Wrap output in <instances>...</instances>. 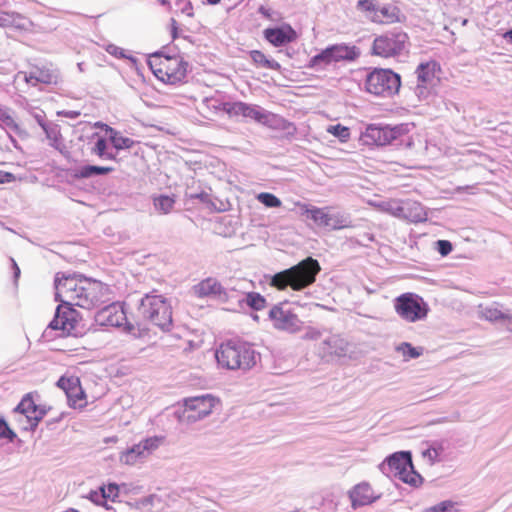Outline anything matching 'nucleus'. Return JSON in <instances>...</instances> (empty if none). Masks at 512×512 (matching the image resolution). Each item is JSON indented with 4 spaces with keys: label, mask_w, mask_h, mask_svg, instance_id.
<instances>
[{
    "label": "nucleus",
    "mask_w": 512,
    "mask_h": 512,
    "mask_svg": "<svg viewBox=\"0 0 512 512\" xmlns=\"http://www.w3.org/2000/svg\"><path fill=\"white\" fill-rule=\"evenodd\" d=\"M50 410V407H47L46 405H39L37 404L36 407V413L33 415L30 420L32 421V431H35L38 427L39 422L46 416L48 411Z\"/></svg>",
    "instance_id": "09e8293b"
},
{
    "label": "nucleus",
    "mask_w": 512,
    "mask_h": 512,
    "mask_svg": "<svg viewBox=\"0 0 512 512\" xmlns=\"http://www.w3.org/2000/svg\"><path fill=\"white\" fill-rule=\"evenodd\" d=\"M401 11L394 4L378 6L377 14L370 16V20L376 23H395L400 22Z\"/></svg>",
    "instance_id": "4be33fe9"
},
{
    "label": "nucleus",
    "mask_w": 512,
    "mask_h": 512,
    "mask_svg": "<svg viewBox=\"0 0 512 512\" xmlns=\"http://www.w3.org/2000/svg\"><path fill=\"white\" fill-rule=\"evenodd\" d=\"M129 452H131L134 456H136V459L144 458L146 457V453L144 449L141 447V442L138 444L133 445L131 448L128 449Z\"/></svg>",
    "instance_id": "13d9d810"
},
{
    "label": "nucleus",
    "mask_w": 512,
    "mask_h": 512,
    "mask_svg": "<svg viewBox=\"0 0 512 512\" xmlns=\"http://www.w3.org/2000/svg\"><path fill=\"white\" fill-rule=\"evenodd\" d=\"M244 302L248 307L253 310L259 311L266 307L267 301L264 296L258 292H248L245 294L243 300H239V303Z\"/></svg>",
    "instance_id": "473e14b6"
},
{
    "label": "nucleus",
    "mask_w": 512,
    "mask_h": 512,
    "mask_svg": "<svg viewBox=\"0 0 512 512\" xmlns=\"http://www.w3.org/2000/svg\"><path fill=\"white\" fill-rule=\"evenodd\" d=\"M68 404L70 407L76 408V407H83L85 404L79 403V401H83L86 398V394L82 387L80 386V390H72L69 393L66 394Z\"/></svg>",
    "instance_id": "a18cd8bd"
},
{
    "label": "nucleus",
    "mask_w": 512,
    "mask_h": 512,
    "mask_svg": "<svg viewBox=\"0 0 512 512\" xmlns=\"http://www.w3.org/2000/svg\"><path fill=\"white\" fill-rule=\"evenodd\" d=\"M381 207H382L383 211L391 214L394 217L402 219L403 201L389 200V201L383 202Z\"/></svg>",
    "instance_id": "4c0bfd02"
},
{
    "label": "nucleus",
    "mask_w": 512,
    "mask_h": 512,
    "mask_svg": "<svg viewBox=\"0 0 512 512\" xmlns=\"http://www.w3.org/2000/svg\"><path fill=\"white\" fill-rule=\"evenodd\" d=\"M16 437V433L10 428L7 421L3 417H0V439L13 442Z\"/></svg>",
    "instance_id": "49530a36"
},
{
    "label": "nucleus",
    "mask_w": 512,
    "mask_h": 512,
    "mask_svg": "<svg viewBox=\"0 0 512 512\" xmlns=\"http://www.w3.org/2000/svg\"><path fill=\"white\" fill-rule=\"evenodd\" d=\"M162 56H164V50L151 54L148 59V65L156 78L166 83L165 78H167L169 74L165 73L164 63L163 60H161Z\"/></svg>",
    "instance_id": "c85d7f7f"
},
{
    "label": "nucleus",
    "mask_w": 512,
    "mask_h": 512,
    "mask_svg": "<svg viewBox=\"0 0 512 512\" xmlns=\"http://www.w3.org/2000/svg\"><path fill=\"white\" fill-rule=\"evenodd\" d=\"M332 63L331 53L327 46L325 49H322L319 53L309 59L306 68L323 71Z\"/></svg>",
    "instance_id": "bb28decb"
},
{
    "label": "nucleus",
    "mask_w": 512,
    "mask_h": 512,
    "mask_svg": "<svg viewBox=\"0 0 512 512\" xmlns=\"http://www.w3.org/2000/svg\"><path fill=\"white\" fill-rule=\"evenodd\" d=\"M327 131L334 137L338 138L341 142H346L350 138V129L341 124L330 125Z\"/></svg>",
    "instance_id": "37998d69"
},
{
    "label": "nucleus",
    "mask_w": 512,
    "mask_h": 512,
    "mask_svg": "<svg viewBox=\"0 0 512 512\" xmlns=\"http://www.w3.org/2000/svg\"><path fill=\"white\" fill-rule=\"evenodd\" d=\"M379 469L386 476L398 478L412 487H419L424 480L414 468L410 451L402 450L388 455Z\"/></svg>",
    "instance_id": "39448f33"
},
{
    "label": "nucleus",
    "mask_w": 512,
    "mask_h": 512,
    "mask_svg": "<svg viewBox=\"0 0 512 512\" xmlns=\"http://www.w3.org/2000/svg\"><path fill=\"white\" fill-rule=\"evenodd\" d=\"M249 56L253 64H255L257 67L275 71H279L281 69V65L277 61L267 58L266 55L260 50H251L249 52Z\"/></svg>",
    "instance_id": "7c9ffc66"
},
{
    "label": "nucleus",
    "mask_w": 512,
    "mask_h": 512,
    "mask_svg": "<svg viewBox=\"0 0 512 512\" xmlns=\"http://www.w3.org/2000/svg\"><path fill=\"white\" fill-rule=\"evenodd\" d=\"M365 87L376 96L391 97L401 87V76L392 69L374 68L366 76Z\"/></svg>",
    "instance_id": "423d86ee"
},
{
    "label": "nucleus",
    "mask_w": 512,
    "mask_h": 512,
    "mask_svg": "<svg viewBox=\"0 0 512 512\" xmlns=\"http://www.w3.org/2000/svg\"><path fill=\"white\" fill-rule=\"evenodd\" d=\"M185 196L190 199H199L205 204H209L211 202L210 195L205 191H201L200 193H190L186 191Z\"/></svg>",
    "instance_id": "864d4df0"
},
{
    "label": "nucleus",
    "mask_w": 512,
    "mask_h": 512,
    "mask_svg": "<svg viewBox=\"0 0 512 512\" xmlns=\"http://www.w3.org/2000/svg\"><path fill=\"white\" fill-rule=\"evenodd\" d=\"M408 133L406 124L390 126L387 124H369L361 133L360 140L368 146H386Z\"/></svg>",
    "instance_id": "6e6552de"
},
{
    "label": "nucleus",
    "mask_w": 512,
    "mask_h": 512,
    "mask_svg": "<svg viewBox=\"0 0 512 512\" xmlns=\"http://www.w3.org/2000/svg\"><path fill=\"white\" fill-rule=\"evenodd\" d=\"M12 414L14 416L15 422L18 424V426L21 430H23L22 426H28V424L25 423L26 418H25L24 414H21V413H12Z\"/></svg>",
    "instance_id": "052dcab7"
},
{
    "label": "nucleus",
    "mask_w": 512,
    "mask_h": 512,
    "mask_svg": "<svg viewBox=\"0 0 512 512\" xmlns=\"http://www.w3.org/2000/svg\"><path fill=\"white\" fill-rule=\"evenodd\" d=\"M484 315L491 322L507 321L508 325H512V315L505 314L496 308L486 309Z\"/></svg>",
    "instance_id": "ea45409f"
},
{
    "label": "nucleus",
    "mask_w": 512,
    "mask_h": 512,
    "mask_svg": "<svg viewBox=\"0 0 512 512\" xmlns=\"http://www.w3.org/2000/svg\"><path fill=\"white\" fill-rule=\"evenodd\" d=\"M438 69H440V66L435 60L420 63L415 71L418 82L430 84L435 78V72Z\"/></svg>",
    "instance_id": "393cba45"
},
{
    "label": "nucleus",
    "mask_w": 512,
    "mask_h": 512,
    "mask_svg": "<svg viewBox=\"0 0 512 512\" xmlns=\"http://www.w3.org/2000/svg\"><path fill=\"white\" fill-rule=\"evenodd\" d=\"M378 6L379 4L376 0H358L356 9L366 13L367 17L370 19V16L377 14Z\"/></svg>",
    "instance_id": "79ce46f5"
},
{
    "label": "nucleus",
    "mask_w": 512,
    "mask_h": 512,
    "mask_svg": "<svg viewBox=\"0 0 512 512\" xmlns=\"http://www.w3.org/2000/svg\"><path fill=\"white\" fill-rule=\"evenodd\" d=\"M105 495H106V501L110 499L111 501H115L116 498L119 496V486L116 483H109L107 486H105Z\"/></svg>",
    "instance_id": "603ef678"
},
{
    "label": "nucleus",
    "mask_w": 512,
    "mask_h": 512,
    "mask_svg": "<svg viewBox=\"0 0 512 512\" xmlns=\"http://www.w3.org/2000/svg\"><path fill=\"white\" fill-rule=\"evenodd\" d=\"M333 63L354 62L360 57V49L355 45L347 43H338L328 46Z\"/></svg>",
    "instance_id": "f3484780"
},
{
    "label": "nucleus",
    "mask_w": 512,
    "mask_h": 512,
    "mask_svg": "<svg viewBox=\"0 0 512 512\" xmlns=\"http://www.w3.org/2000/svg\"><path fill=\"white\" fill-rule=\"evenodd\" d=\"M106 51L117 58H127V56L124 53V50L114 44H109L106 48Z\"/></svg>",
    "instance_id": "5fc2aeb1"
},
{
    "label": "nucleus",
    "mask_w": 512,
    "mask_h": 512,
    "mask_svg": "<svg viewBox=\"0 0 512 512\" xmlns=\"http://www.w3.org/2000/svg\"><path fill=\"white\" fill-rule=\"evenodd\" d=\"M348 347V341L338 334L331 335L323 341V350L338 357L346 356Z\"/></svg>",
    "instance_id": "5701e85b"
},
{
    "label": "nucleus",
    "mask_w": 512,
    "mask_h": 512,
    "mask_svg": "<svg viewBox=\"0 0 512 512\" xmlns=\"http://www.w3.org/2000/svg\"><path fill=\"white\" fill-rule=\"evenodd\" d=\"M269 318L275 328L288 332L298 331L302 324L298 316L287 308L286 303L273 306L269 311Z\"/></svg>",
    "instance_id": "f8f14e48"
},
{
    "label": "nucleus",
    "mask_w": 512,
    "mask_h": 512,
    "mask_svg": "<svg viewBox=\"0 0 512 512\" xmlns=\"http://www.w3.org/2000/svg\"><path fill=\"white\" fill-rule=\"evenodd\" d=\"M242 119L254 120L268 127H274L276 124L281 123V128L287 130L288 134H294L296 132V127L293 123L283 118H278L275 114L256 104L244 102Z\"/></svg>",
    "instance_id": "9b49d317"
},
{
    "label": "nucleus",
    "mask_w": 512,
    "mask_h": 512,
    "mask_svg": "<svg viewBox=\"0 0 512 512\" xmlns=\"http://www.w3.org/2000/svg\"><path fill=\"white\" fill-rule=\"evenodd\" d=\"M415 93L418 96L419 100L425 99L429 93L427 89V84H422L418 82L415 88Z\"/></svg>",
    "instance_id": "bf43d9fd"
},
{
    "label": "nucleus",
    "mask_w": 512,
    "mask_h": 512,
    "mask_svg": "<svg viewBox=\"0 0 512 512\" xmlns=\"http://www.w3.org/2000/svg\"><path fill=\"white\" fill-rule=\"evenodd\" d=\"M136 456H134L129 450L122 452L120 455V461L127 465H133L137 462Z\"/></svg>",
    "instance_id": "4d7b16f0"
},
{
    "label": "nucleus",
    "mask_w": 512,
    "mask_h": 512,
    "mask_svg": "<svg viewBox=\"0 0 512 512\" xmlns=\"http://www.w3.org/2000/svg\"><path fill=\"white\" fill-rule=\"evenodd\" d=\"M181 12L189 17H192L194 15L192 3L190 1H187L181 8Z\"/></svg>",
    "instance_id": "0e129e2a"
},
{
    "label": "nucleus",
    "mask_w": 512,
    "mask_h": 512,
    "mask_svg": "<svg viewBox=\"0 0 512 512\" xmlns=\"http://www.w3.org/2000/svg\"><path fill=\"white\" fill-rule=\"evenodd\" d=\"M435 249L441 256H447L452 252L453 245L449 240H437L435 242Z\"/></svg>",
    "instance_id": "8fccbe9b"
},
{
    "label": "nucleus",
    "mask_w": 512,
    "mask_h": 512,
    "mask_svg": "<svg viewBox=\"0 0 512 512\" xmlns=\"http://www.w3.org/2000/svg\"><path fill=\"white\" fill-rule=\"evenodd\" d=\"M54 286V299L59 304L47 329L59 330L61 336H77L79 312L74 306L92 309L109 301V286L81 273L59 272Z\"/></svg>",
    "instance_id": "f257e3e1"
},
{
    "label": "nucleus",
    "mask_w": 512,
    "mask_h": 512,
    "mask_svg": "<svg viewBox=\"0 0 512 512\" xmlns=\"http://www.w3.org/2000/svg\"><path fill=\"white\" fill-rule=\"evenodd\" d=\"M320 270L318 260L307 257L298 264L275 273L271 276L269 284L278 290H285L289 287L294 291H302L316 281Z\"/></svg>",
    "instance_id": "7ed1b4c3"
},
{
    "label": "nucleus",
    "mask_w": 512,
    "mask_h": 512,
    "mask_svg": "<svg viewBox=\"0 0 512 512\" xmlns=\"http://www.w3.org/2000/svg\"><path fill=\"white\" fill-rule=\"evenodd\" d=\"M423 512H457V502L444 500L436 505L424 509Z\"/></svg>",
    "instance_id": "58836bf2"
},
{
    "label": "nucleus",
    "mask_w": 512,
    "mask_h": 512,
    "mask_svg": "<svg viewBox=\"0 0 512 512\" xmlns=\"http://www.w3.org/2000/svg\"><path fill=\"white\" fill-rule=\"evenodd\" d=\"M98 126L106 127L109 134V140L116 150L130 149L135 144V141L129 137L123 136L119 131L106 124L97 123Z\"/></svg>",
    "instance_id": "a878e982"
},
{
    "label": "nucleus",
    "mask_w": 512,
    "mask_h": 512,
    "mask_svg": "<svg viewBox=\"0 0 512 512\" xmlns=\"http://www.w3.org/2000/svg\"><path fill=\"white\" fill-rule=\"evenodd\" d=\"M215 357L220 366L229 370H249L260 359L253 346L241 340H228L220 345Z\"/></svg>",
    "instance_id": "20e7f679"
},
{
    "label": "nucleus",
    "mask_w": 512,
    "mask_h": 512,
    "mask_svg": "<svg viewBox=\"0 0 512 512\" xmlns=\"http://www.w3.org/2000/svg\"><path fill=\"white\" fill-rule=\"evenodd\" d=\"M15 179V176L10 172L0 171V183H9Z\"/></svg>",
    "instance_id": "680f3d73"
},
{
    "label": "nucleus",
    "mask_w": 512,
    "mask_h": 512,
    "mask_svg": "<svg viewBox=\"0 0 512 512\" xmlns=\"http://www.w3.org/2000/svg\"><path fill=\"white\" fill-rule=\"evenodd\" d=\"M26 80L33 85L36 83L57 85L61 80V76L59 70L53 64H50L33 67Z\"/></svg>",
    "instance_id": "2eb2a0df"
},
{
    "label": "nucleus",
    "mask_w": 512,
    "mask_h": 512,
    "mask_svg": "<svg viewBox=\"0 0 512 512\" xmlns=\"http://www.w3.org/2000/svg\"><path fill=\"white\" fill-rule=\"evenodd\" d=\"M175 204L174 197L168 195H159L154 198V207L157 211L162 212L164 214L169 213Z\"/></svg>",
    "instance_id": "f704fd0d"
},
{
    "label": "nucleus",
    "mask_w": 512,
    "mask_h": 512,
    "mask_svg": "<svg viewBox=\"0 0 512 512\" xmlns=\"http://www.w3.org/2000/svg\"><path fill=\"white\" fill-rule=\"evenodd\" d=\"M258 201L268 208H278L281 206V200L272 193L262 192L257 196Z\"/></svg>",
    "instance_id": "c03bdc74"
},
{
    "label": "nucleus",
    "mask_w": 512,
    "mask_h": 512,
    "mask_svg": "<svg viewBox=\"0 0 512 512\" xmlns=\"http://www.w3.org/2000/svg\"><path fill=\"white\" fill-rule=\"evenodd\" d=\"M423 456L427 457L431 464L439 461V450L431 447L423 452Z\"/></svg>",
    "instance_id": "6e6d98bb"
},
{
    "label": "nucleus",
    "mask_w": 512,
    "mask_h": 512,
    "mask_svg": "<svg viewBox=\"0 0 512 512\" xmlns=\"http://www.w3.org/2000/svg\"><path fill=\"white\" fill-rule=\"evenodd\" d=\"M258 13L261 14L263 17L272 20V11L270 8L261 5L258 8Z\"/></svg>",
    "instance_id": "e2e57ef3"
},
{
    "label": "nucleus",
    "mask_w": 512,
    "mask_h": 512,
    "mask_svg": "<svg viewBox=\"0 0 512 512\" xmlns=\"http://www.w3.org/2000/svg\"><path fill=\"white\" fill-rule=\"evenodd\" d=\"M402 219L413 223L427 220V212L420 202L414 200L403 201Z\"/></svg>",
    "instance_id": "aec40b11"
},
{
    "label": "nucleus",
    "mask_w": 512,
    "mask_h": 512,
    "mask_svg": "<svg viewBox=\"0 0 512 512\" xmlns=\"http://www.w3.org/2000/svg\"><path fill=\"white\" fill-rule=\"evenodd\" d=\"M409 37L406 32L394 28L375 37L371 54L382 58L401 55L407 48Z\"/></svg>",
    "instance_id": "0eeeda50"
},
{
    "label": "nucleus",
    "mask_w": 512,
    "mask_h": 512,
    "mask_svg": "<svg viewBox=\"0 0 512 512\" xmlns=\"http://www.w3.org/2000/svg\"><path fill=\"white\" fill-rule=\"evenodd\" d=\"M396 351L400 352L405 360L416 359L423 354L422 347H414L409 342H402L396 346Z\"/></svg>",
    "instance_id": "72a5a7b5"
},
{
    "label": "nucleus",
    "mask_w": 512,
    "mask_h": 512,
    "mask_svg": "<svg viewBox=\"0 0 512 512\" xmlns=\"http://www.w3.org/2000/svg\"><path fill=\"white\" fill-rule=\"evenodd\" d=\"M86 498L96 505L105 507V509H112V506L106 502L105 485L100 486L98 490H91Z\"/></svg>",
    "instance_id": "e433bc0d"
},
{
    "label": "nucleus",
    "mask_w": 512,
    "mask_h": 512,
    "mask_svg": "<svg viewBox=\"0 0 512 512\" xmlns=\"http://www.w3.org/2000/svg\"><path fill=\"white\" fill-rule=\"evenodd\" d=\"M394 308L397 314L408 322L423 320L429 312V306L423 298L411 292L396 297Z\"/></svg>",
    "instance_id": "1a4fd4ad"
},
{
    "label": "nucleus",
    "mask_w": 512,
    "mask_h": 512,
    "mask_svg": "<svg viewBox=\"0 0 512 512\" xmlns=\"http://www.w3.org/2000/svg\"><path fill=\"white\" fill-rule=\"evenodd\" d=\"M165 73L169 74L165 78L167 84L176 85L185 82L189 63L179 56H170L164 53L162 56Z\"/></svg>",
    "instance_id": "ddd939ff"
},
{
    "label": "nucleus",
    "mask_w": 512,
    "mask_h": 512,
    "mask_svg": "<svg viewBox=\"0 0 512 512\" xmlns=\"http://www.w3.org/2000/svg\"><path fill=\"white\" fill-rule=\"evenodd\" d=\"M37 404L34 400V393L29 392L26 393L20 402L16 405V407L12 410V413H21L25 415V423L28 424V426H22L23 431H32V421L30 418L35 415Z\"/></svg>",
    "instance_id": "6ab92c4d"
},
{
    "label": "nucleus",
    "mask_w": 512,
    "mask_h": 512,
    "mask_svg": "<svg viewBox=\"0 0 512 512\" xmlns=\"http://www.w3.org/2000/svg\"><path fill=\"white\" fill-rule=\"evenodd\" d=\"M11 262H12V269H13V277H14V281L16 283L18 278L20 277L21 271L14 259L11 258Z\"/></svg>",
    "instance_id": "338daca9"
},
{
    "label": "nucleus",
    "mask_w": 512,
    "mask_h": 512,
    "mask_svg": "<svg viewBox=\"0 0 512 512\" xmlns=\"http://www.w3.org/2000/svg\"><path fill=\"white\" fill-rule=\"evenodd\" d=\"M351 227H354V225L349 213L330 207L328 230H341Z\"/></svg>",
    "instance_id": "b1692460"
},
{
    "label": "nucleus",
    "mask_w": 512,
    "mask_h": 512,
    "mask_svg": "<svg viewBox=\"0 0 512 512\" xmlns=\"http://www.w3.org/2000/svg\"><path fill=\"white\" fill-rule=\"evenodd\" d=\"M244 102H219L213 105V108L226 113L230 118L239 119L243 117Z\"/></svg>",
    "instance_id": "c756f323"
},
{
    "label": "nucleus",
    "mask_w": 512,
    "mask_h": 512,
    "mask_svg": "<svg viewBox=\"0 0 512 512\" xmlns=\"http://www.w3.org/2000/svg\"><path fill=\"white\" fill-rule=\"evenodd\" d=\"M263 37L274 47H281L296 40L297 33L291 25L284 23L264 29Z\"/></svg>",
    "instance_id": "4468645a"
},
{
    "label": "nucleus",
    "mask_w": 512,
    "mask_h": 512,
    "mask_svg": "<svg viewBox=\"0 0 512 512\" xmlns=\"http://www.w3.org/2000/svg\"><path fill=\"white\" fill-rule=\"evenodd\" d=\"M57 387H59L60 389H62L65 394L69 393L70 391H72L73 389L75 390H80V379L78 377H75V376H70V377H66V376H61L57 383H56Z\"/></svg>",
    "instance_id": "c9c22d12"
},
{
    "label": "nucleus",
    "mask_w": 512,
    "mask_h": 512,
    "mask_svg": "<svg viewBox=\"0 0 512 512\" xmlns=\"http://www.w3.org/2000/svg\"><path fill=\"white\" fill-rule=\"evenodd\" d=\"M171 37L173 40L177 39L179 37L178 33V24L175 19H171Z\"/></svg>",
    "instance_id": "69168bd1"
},
{
    "label": "nucleus",
    "mask_w": 512,
    "mask_h": 512,
    "mask_svg": "<svg viewBox=\"0 0 512 512\" xmlns=\"http://www.w3.org/2000/svg\"><path fill=\"white\" fill-rule=\"evenodd\" d=\"M165 438L163 436H153L146 438L141 441V447L144 449L146 455L148 456L154 450H156L163 442Z\"/></svg>",
    "instance_id": "a19ab883"
},
{
    "label": "nucleus",
    "mask_w": 512,
    "mask_h": 512,
    "mask_svg": "<svg viewBox=\"0 0 512 512\" xmlns=\"http://www.w3.org/2000/svg\"><path fill=\"white\" fill-rule=\"evenodd\" d=\"M94 319L100 326L120 327L125 323L128 331L134 330L135 327L139 332L145 331L147 322L163 332H169L173 327L172 307L169 301L155 290L141 298L136 310L135 324L128 322L123 309L114 303L97 311Z\"/></svg>",
    "instance_id": "f03ea898"
},
{
    "label": "nucleus",
    "mask_w": 512,
    "mask_h": 512,
    "mask_svg": "<svg viewBox=\"0 0 512 512\" xmlns=\"http://www.w3.org/2000/svg\"><path fill=\"white\" fill-rule=\"evenodd\" d=\"M194 292L200 298L213 296L222 301H226L228 298L226 289L214 278L202 280L194 286Z\"/></svg>",
    "instance_id": "dca6fc26"
},
{
    "label": "nucleus",
    "mask_w": 512,
    "mask_h": 512,
    "mask_svg": "<svg viewBox=\"0 0 512 512\" xmlns=\"http://www.w3.org/2000/svg\"><path fill=\"white\" fill-rule=\"evenodd\" d=\"M115 169L108 166H97V165H83L76 170L75 176L77 178H92L101 175H107L113 172Z\"/></svg>",
    "instance_id": "cd10ccee"
},
{
    "label": "nucleus",
    "mask_w": 512,
    "mask_h": 512,
    "mask_svg": "<svg viewBox=\"0 0 512 512\" xmlns=\"http://www.w3.org/2000/svg\"><path fill=\"white\" fill-rule=\"evenodd\" d=\"M219 399L211 394H202L188 397L183 400L185 407L184 417L188 422L199 421L212 413L213 408L219 404Z\"/></svg>",
    "instance_id": "9d476101"
},
{
    "label": "nucleus",
    "mask_w": 512,
    "mask_h": 512,
    "mask_svg": "<svg viewBox=\"0 0 512 512\" xmlns=\"http://www.w3.org/2000/svg\"><path fill=\"white\" fill-rule=\"evenodd\" d=\"M43 131L46 134V137L54 142L58 140V137L60 136V132L57 128V125L53 123H48L44 128Z\"/></svg>",
    "instance_id": "3c124183"
},
{
    "label": "nucleus",
    "mask_w": 512,
    "mask_h": 512,
    "mask_svg": "<svg viewBox=\"0 0 512 512\" xmlns=\"http://www.w3.org/2000/svg\"><path fill=\"white\" fill-rule=\"evenodd\" d=\"M0 120L2 122V125L4 129L6 130V134L9 136L11 142L13 143V146L16 149H19L18 142L16 139L12 136V133L21 135L22 130L19 127V125L16 123V121L7 113H2L0 115Z\"/></svg>",
    "instance_id": "2f4dec72"
},
{
    "label": "nucleus",
    "mask_w": 512,
    "mask_h": 512,
    "mask_svg": "<svg viewBox=\"0 0 512 512\" xmlns=\"http://www.w3.org/2000/svg\"><path fill=\"white\" fill-rule=\"evenodd\" d=\"M379 497V495H374L372 487L366 482L356 485L350 492V499L353 507L371 504L379 499Z\"/></svg>",
    "instance_id": "a211bd4d"
},
{
    "label": "nucleus",
    "mask_w": 512,
    "mask_h": 512,
    "mask_svg": "<svg viewBox=\"0 0 512 512\" xmlns=\"http://www.w3.org/2000/svg\"><path fill=\"white\" fill-rule=\"evenodd\" d=\"M93 137H96L97 140L95 142L94 147L92 148V153L96 154L99 157H103L105 152L107 151V140L105 137L100 136L98 133H94Z\"/></svg>",
    "instance_id": "de8ad7c7"
},
{
    "label": "nucleus",
    "mask_w": 512,
    "mask_h": 512,
    "mask_svg": "<svg viewBox=\"0 0 512 512\" xmlns=\"http://www.w3.org/2000/svg\"><path fill=\"white\" fill-rule=\"evenodd\" d=\"M330 206L316 207L307 205L302 215L314 222L317 227L328 229Z\"/></svg>",
    "instance_id": "412c9836"
},
{
    "label": "nucleus",
    "mask_w": 512,
    "mask_h": 512,
    "mask_svg": "<svg viewBox=\"0 0 512 512\" xmlns=\"http://www.w3.org/2000/svg\"><path fill=\"white\" fill-rule=\"evenodd\" d=\"M58 114L63 115L68 118H71V119H76L80 116L79 111H62V112H59Z\"/></svg>",
    "instance_id": "774afa93"
}]
</instances>
